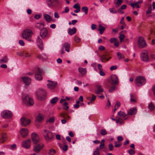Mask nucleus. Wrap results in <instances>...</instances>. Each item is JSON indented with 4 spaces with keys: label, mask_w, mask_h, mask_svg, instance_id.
Wrapping results in <instances>:
<instances>
[{
    "label": "nucleus",
    "mask_w": 155,
    "mask_h": 155,
    "mask_svg": "<svg viewBox=\"0 0 155 155\" xmlns=\"http://www.w3.org/2000/svg\"><path fill=\"white\" fill-rule=\"evenodd\" d=\"M35 94L38 100L41 101L45 98L46 92L45 90L42 88H39L37 90Z\"/></svg>",
    "instance_id": "1"
},
{
    "label": "nucleus",
    "mask_w": 155,
    "mask_h": 155,
    "mask_svg": "<svg viewBox=\"0 0 155 155\" xmlns=\"http://www.w3.org/2000/svg\"><path fill=\"white\" fill-rule=\"evenodd\" d=\"M32 35V31L29 29L24 30L22 33L23 38L26 40L29 41H33V40L31 38Z\"/></svg>",
    "instance_id": "2"
},
{
    "label": "nucleus",
    "mask_w": 155,
    "mask_h": 155,
    "mask_svg": "<svg viewBox=\"0 0 155 155\" xmlns=\"http://www.w3.org/2000/svg\"><path fill=\"white\" fill-rule=\"evenodd\" d=\"M43 135L45 139L47 141H49L54 138V136L52 132L47 129L44 130Z\"/></svg>",
    "instance_id": "3"
},
{
    "label": "nucleus",
    "mask_w": 155,
    "mask_h": 155,
    "mask_svg": "<svg viewBox=\"0 0 155 155\" xmlns=\"http://www.w3.org/2000/svg\"><path fill=\"white\" fill-rule=\"evenodd\" d=\"M135 82L138 86H141L145 84L146 80L144 77L139 76L136 78Z\"/></svg>",
    "instance_id": "4"
},
{
    "label": "nucleus",
    "mask_w": 155,
    "mask_h": 155,
    "mask_svg": "<svg viewBox=\"0 0 155 155\" xmlns=\"http://www.w3.org/2000/svg\"><path fill=\"white\" fill-rule=\"evenodd\" d=\"M23 102L28 106L33 105L34 102L32 99L29 97L28 95H24L22 96Z\"/></svg>",
    "instance_id": "5"
},
{
    "label": "nucleus",
    "mask_w": 155,
    "mask_h": 155,
    "mask_svg": "<svg viewBox=\"0 0 155 155\" xmlns=\"http://www.w3.org/2000/svg\"><path fill=\"white\" fill-rule=\"evenodd\" d=\"M46 1L47 5L50 8L57 6L59 4L58 0H46Z\"/></svg>",
    "instance_id": "6"
},
{
    "label": "nucleus",
    "mask_w": 155,
    "mask_h": 155,
    "mask_svg": "<svg viewBox=\"0 0 155 155\" xmlns=\"http://www.w3.org/2000/svg\"><path fill=\"white\" fill-rule=\"evenodd\" d=\"M139 48H142L147 46V44L144 38L142 37H139L138 42Z\"/></svg>",
    "instance_id": "7"
},
{
    "label": "nucleus",
    "mask_w": 155,
    "mask_h": 155,
    "mask_svg": "<svg viewBox=\"0 0 155 155\" xmlns=\"http://www.w3.org/2000/svg\"><path fill=\"white\" fill-rule=\"evenodd\" d=\"M1 115L4 118H10L12 116V114L11 112L5 110L2 112Z\"/></svg>",
    "instance_id": "8"
},
{
    "label": "nucleus",
    "mask_w": 155,
    "mask_h": 155,
    "mask_svg": "<svg viewBox=\"0 0 155 155\" xmlns=\"http://www.w3.org/2000/svg\"><path fill=\"white\" fill-rule=\"evenodd\" d=\"M140 57L141 60L143 61H147L149 60L148 56V52L147 50H144L142 51Z\"/></svg>",
    "instance_id": "9"
},
{
    "label": "nucleus",
    "mask_w": 155,
    "mask_h": 155,
    "mask_svg": "<svg viewBox=\"0 0 155 155\" xmlns=\"http://www.w3.org/2000/svg\"><path fill=\"white\" fill-rule=\"evenodd\" d=\"M111 80L109 82L112 85H114L118 83V79L115 74H112L111 76Z\"/></svg>",
    "instance_id": "10"
},
{
    "label": "nucleus",
    "mask_w": 155,
    "mask_h": 155,
    "mask_svg": "<svg viewBox=\"0 0 155 155\" xmlns=\"http://www.w3.org/2000/svg\"><path fill=\"white\" fill-rule=\"evenodd\" d=\"M31 138L33 143L35 144L38 143L39 141V138L35 133H33L32 134Z\"/></svg>",
    "instance_id": "11"
},
{
    "label": "nucleus",
    "mask_w": 155,
    "mask_h": 155,
    "mask_svg": "<svg viewBox=\"0 0 155 155\" xmlns=\"http://www.w3.org/2000/svg\"><path fill=\"white\" fill-rule=\"evenodd\" d=\"M44 147V145L43 144H38L34 147L33 150L37 153L40 152Z\"/></svg>",
    "instance_id": "12"
},
{
    "label": "nucleus",
    "mask_w": 155,
    "mask_h": 155,
    "mask_svg": "<svg viewBox=\"0 0 155 155\" xmlns=\"http://www.w3.org/2000/svg\"><path fill=\"white\" fill-rule=\"evenodd\" d=\"M21 125L23 126H26L28 125L30 123V120L26 118L23 117L21 119Z\"/></svg>",
    "instance_id": "13"
},
{
    "label": "nucleus",
    "mask_w": 155,
    "mask_h": 155,
    "mask_svg": "<svg viewBox=\"0 0 155 155\" xmlns=\"http://www.w3.org/2000/svg\"><path fill=\"white\" fill-rule=\"evenodd\" d=\"M41 74L42 71L38 68V71L35 75V79L38 81L41 80L42 79Z\"/></svg>",
    "instance_id": "14"
},
{
    "label": "nucleus",
    "mask_w": 155,
    "mask_h": 155,
    "mask_svg": "<svg viewBox=\"0 0 155 155\" xmlns=\"http://www.w3.org/2000/svg\"><path fill=\"white\" fill-rule=\"evenodd\" d=\"M31 146V140L28 139L26 140L23 141L22 143V146L26 149L30 148Z\"/></svg>",
    "instance_id": "15"
},
{
    "label": "nucleus",
    "mask_w": 155,
    "mask_h": 155,
    "mask_svg": "<svg viewBox=\"0 0 155 155\" xmlns=\"http://www.w3.org/2000/svg\"><path fill=\"white\" fill-rule=\"evenodd\" d=\"M48 81L49 83L47 84V86L49 89H53L56 86L57 83L55 81H52L50 80H48Z\"/></svg>",
    "instance_id": "16"
},
{
    "label": "nucleus",
    "mask_w": 155,
    "mask_h": 155,
    "mask_svg": "<svg viewBox=\"0 0 155 155\" xmlns=\"http://www.w3.org/2000/svg\"><path fill=\"white\" fill-rule=\"evenodd\" d=\"M20 133L22 137L25 138L28 135V131L27 129L23 128L21 130Z\"/></svg>",
    "instance_id": "17"
},
{
    "label": "nucleus",
    "mask_w": 155,
    "mask_h": 155,
    "mask_svg": "<svg viewBox=\"0 0 155 155\" xmlns=\"http://www.w3.org/2000/svg\"><path fill=\"white\" fill-rule=\"evenodd\" d=\"M21 79L26 85H29L31 83V78L28 77H22Z\"/></svg>",
    "instance_id": "18"
},
{
    "label": "nucleus",
    "mask_w": 155,
    "mask_h": 155,
    "mask_svg": "<svg viewBox=\"0 0 155 155\" xmlns=\"http://www.w3.org/2000/svg\"><path fill=\"white\" fill-rule=\"evenodd\" d=\"M137 112L136 107L131 108L127 111V114L129 115H134Z\"/></svg>",
    "instance_id": "19"
},
{
    "label": "nucleus",
    "mask_w": 155,
    "mask_h": 155,
    "mask_svg": "<svg viewBox=\"0 0 155 155\" xmlns=\"http://www.w3.org/2000/svg\"><path fill=\"white\" fill-rule=\"evenodd\" d=\"M118 114L119 116L118 117H119V119H122V120L124 121L127 119L126 117L127 115L124 112L120 111L118 112Z\"/></svg>",
    "instance_id": "20"
},
{
    "label": "nucleus",
    "mask_w": 155,
    "mask_h": 155,
    "mask_svg": "<svg viewBox=\"0 0 155 155\" xmlns=\"http://www.w3.org/2000/svg\"><path fill=\"white\" fill-rule=\"evenodd\" d=\"M38 45L39 48L42 50L43 49V42L42 40L39 36H38L36 40Z\"/></svg>",
    "instance_id": "21"
},
{
    "label": "nucleus",
    "mask_w": 155,
    "mask_h": 155,
    "mask_svg": "<svg viewBox=\"0 0 155 155\" xmlns=\"http://www.w3.org/2000/svg\"><path fill=\"white\" fill-rule=\"evenodd\" d=\"M48 32L46 28H44L40 32V35L42 38H45L47 35Z\"/></svg>",
    "instance_id": "22"
},
{
    "label": "nucleus",
    "mask_w": 155,
    "mask_h": 155,
    "mask_svg": "<svg viewBox=\"0 0 155 155\" xmlns=\"http://www.w3.org/2000/svg\"><path fill=\"white\" fill-rule=\"evenodd\" d=\"M96 90L95 93L97 94H101V93L103 92L104 90L101 86L97 85L96 87Z\"/></svg>",
    "instance_id": "23"
},
{
    "label": "nucleus",
    "mask_w": 155,
    "mask_h": 155,
    "mask_svg": "<svg viewBox=\"0 0 155 155\" xmlns=\"http://www.w3.org/2000/svg\"><path fill=\"white\" fill-rule=\"evenodd\" d=\"M62 48L65 49V51L69 52L70 51V45L68 43L65 42L63 44Z\"/></svg>",
    "instance_id": "24"
},
{
    "label": "nucleus",
    "mask_w": 155,
    "mask_h": 155,
    "mask_svg": "<svg viewBox=\"0 0 155 155\" xmlns=\"http://www.w3.org/2000/svg\"><path fill=\"white\" fill-rule=\"evenodd\" d=\"M38 59L42 60H45L48 59V56L45 54H41L38 55Z\"/></svg>",
    "instance_id": "25"
},
{
    "label": "nucleus",
    "mask_w": 155,
    "mask_h": 155,
    "mask_svg": "<svg viewBox=\"0 0 155 155\" xmlns=\"http://www.w3.org/2000/svg\"><path fill=\"white\" fill-rule=\"evenodd\" d=\"M110 41L112 43H114V45L116 47H118L119 45V42L117 41L116 38H111L110 40Z\"/></svg>",
    "instance_id": "26"
},
{
    "label": "nucleus",
    "mask_w": 155,
    "mask_h": 155,
    "mask_svg": "<svg viewBox=\"0 0 155 155\" xmlns=\"http://www.w3.org/2000/svg\"><path fill=\"white\" fill-rule=\"evenodd\" d=\"M44 24L43 23H37L35 25V27L40 30L44 28Z\"/></svg>",
    "instance_id": "27"
},
{
    "label": "nucleus",
    "mask_w": 155,
    "mask_h": 155,
    "mask_svg": "<svg viewBox=\"0 0 155 155\" xmlns=\"http://www.w3.org/2000/svg\"><path fill=\"white\" fill-rule=\"evenodd\" d=\"M76 29L75 28H74L72 29L69 28L68 29V33L70 35H72L75 34L76 32Z\"/></svg>",
    "instance_id": "28"
},
{
    "label": "nucleus",
    "mask_w": 155,
    "mask_h": 155,
    "mask_svg": "<svg viewBox=\"0 0 155 155\" xmlns=\"http://www.w3.org/2000/svg\"><path fill=\"white\" fill-rule=\"evenodd\" d=\"M32 55V53L30 51H24V56L25 57H30Z\"/></svg>",
    "instance_id": "29"
},
{
    "label": "nucleus",
    "mask_w": 155,
    "mask_h": 155,
    "mask_svg": "<svg viewBox=\"0 0 155 155\" xmlns=\"http://www.w3.org/2000/svg\"><path fill=\"white\" fill-rule=\"evenodd\" d=\"M115 0L114 2V4L115 5V6L116 8H118L120 5L123 2L122 0Z\"/></svg>",
    "instance_id": "30"
},
{
    "label": "nucleus",
    "mask_w": 155,
    "mask_h": 155,
    "mask_svg": "<svg viewBox=\"0 0 155 155\" xmlns=\"http://www.w3.org/2000/svg\"><path fill=\"white\" fill-rule=\"evenodd\" d=\"M44 18L47 22H49L52 20V18L49 15L47 14H45L44 15Z\"/></svg>",
    "instance_id": "31"
},
{
    "label": "nucleus",
    "mask_w": 155,
    "mask_h": 155,
    "mask_svg": "<svg viewBox=\"0 0 155 155\" xmlns=\"http://www.w3.org/2000/svg\"><path fill=\"white\" fill-rule=\"evenodd\" d=\"M43 118V115L41 114H39L37 117L36 120L37 121L40 122L42 120Z\"/></svg>",
    "instance_id": "32"
},
{
    "label": "nucleus",
    "mask_w": 155,
    "mask_h": 155,
    "mask_svg": "<svg viewBox=\"0 0 155 155\" xmlns=\"http://www.w3.org/2000/svg\"><path fill=\"white\" fill-rule=\"evenodd\" d=\"M105 28L101 25H99V29L98 30L100 31V33L101 34H102L105 30Z\"/></svg>",
    "instance_id": "33"
},
{
    "label": "nucleus",
    "mask_w": 155,
    "mask_h": 155,
    "mask_svg": "<svg viewBox=\"0 0 155 155\" xmlns=\"http://www.w3.org/2000/svg\"><path fill=\"white\" fill-rule=\"evenodd\" d=\"M130 101L131 102H137V98L135 95H133L132 94H130Z\"/></svg>",
    "instance_id": "34"
},
{
    "label": "nucleus",
    "mask_w": 155,
    "mask_h": 155,
    "mask_svg": "<svg viewBox=\"0 0 155 155\" xmlns=\"http://www.w3.org/2000/svg\"><path fill=\"white\" fill-rule=\"evenodd\" d=\"M139 4L137 2L136 3H131L130 5L133 8H134L135 7L139 8L140 7L138 5Z\"/></svg>",
    "instance_id": "35"
},
{
    "label": "nucleus",
    "mask_w": 155,
    "mask_h": 155,
    "mask_svg": "<svg viewBox=\"0 0 155 155\" xmlns=\"http://www.w3.org/2000/svg\"><path fill=\"white\" fill-rule=\"evenodd\" d=\"M78 69L79 72L82 74H85L86 72V70L85 68H79Z\"/></svg>",
    "instance_id": "36"
},
{
    "label": "nucleus",
    "mask_w": 155,
    "mask_h": 155,
    "mask_svg": "<svg viewBox=\"0 0 155 155\" xmlns=\"http://www.w3.org/2000/svg\"><path fill=\"white\" fill-rule=\"evenodd\" d=\"M8 58L6 57H4L0 60V63H5L8 61Z\"/></svg>",
    "instance_id": "37"
},
{
    "label": "nucleus",
    "mask_w": 155,
    "mask_h": 155,
    "mask_svg": "<svg viewBox=\"0 0 155 155\" xmlns=\"http://www.w3.org/2000/svg\"><path fill=\"white\" fill-rule=\"evenodd\" d=\"M55 153L56 151L55 150L51 149L49 150L48 154L49 155H53Z\"/></svg>",
    "instance_id": "38"
},
{
    "label": "nucleus",
    "mask_w": 155,
    "mask_h": 155,
    "mask_svg": "<svg viewBox=\"0 0 155 155\" xmlns=\"http://www.w3.org/2000/svg\"><path fill=\"white\" fill-rule=\"evenodd\" d=\"M60 116L61 117L63 118L64 119L67 118V117H66L65 116H67V117L69 118H70V117L69 116H68L67 114L64 113H61L60 114Z\"/></svg>",
    "instance_id": "39"
},
{
    "label": "nucleus",
    "mask_w": 155,
    "mask_h": 155,
    "mask_svg": "<svg viewBox=\"0 0 155 155\" xmlns=\"http://www.w3.org/2000/svg\"><path fill=\"white\" fill-rule=\"evenodd\" d=\"M122 145V144L120 142L118 141H116L115 142L114 147H120Z\"/></svg>",
    "instance_id": "40"
},
{
    "label": "nucleus",
    "mask_w": 155,
    "mask_h": 155,
    "mask_svg": "<svg viewBox=\"0 0 155 155\" xmlns=\"http://www.w3.org/2000/svg\"><path fill=\"white\" fill-rule=\"evenodd\" d=\"M148 108L151 111L153 110H154V106L152 103H151L150 104L148 105Z\"/></svg>",
    "instance_id": "41"
},
{
    "label": "nucleus",
    "mask_w": 155,
    "mask_h": 155,
    "mask_svg": "<svg viewBox=\"0 0 155 155\" xmlns=\"http://www.w3.org/2000/svg\"><path fill=\"white\" fill-rule=\"evenodd\" d=\"M68 104V103L66 102H65L63 104V105L64 106L63 107V109L64 110H67L68 109L69 107L67 105Z\"/></svg>",
    "instance_id": "42"
},
{
    "label": "nucleus",
    "mask_w": 155,
    "mask_h": 155,
    "mask_svg": "<svg viewBox=\"0 0 155 155\" xmlns=\"http://www.w3.org/2000/svg\"><path fill=\"white\" fill-rule=\"evenodd\" d=\"M54 121V117H52L50 118L49 119L46 121V122H49L50 123H53Z\"/></svg>",
    "instance_id": "43"
},
{
    "label": "nucleus",
    "mask_w": 155,
    "mask_h": 155,
    "mask_svg": "<svg viewBox=\"0 0 155 155\" xmlns=\"http://www.w3.org/2000/svg\"><path fill=\"white\" fill-rule=\"evenodd\" d=\"M117 55L119 60L124 58V56L119 52L117 53Z\"/></svg>",
    "instance_id": "44"
},
{
    "label": "nucleus",
    "mask_w": 155,
    "mask_h": 155,
    "mask_svg": "<svg viewBox=\"0 0 155 155\" xmlns=\"http://www.w3.org/2000/svg\"><path fill=\"white\" fill-rule=\"evenodd\" d=\"M58 100L57 97H55L52 99L51 101V104H55L56 103Z\"/></svg>",
    "instance_id": "45"
},
{
    "label": "nucleus",
    "mask_w": 155,
    "mask_h": 155,
    "mask_svg": "<svg viewBox=\"0 0 155 155\" xmlns=\"http://www.w3.org/2000/svg\"><path fill=\"white\" fill-rule=\"evenodd\" d=\"M88 10V8L87 7L84 6L82 8V11L85 12L86 14H87V13Z\"/></svg>",
    "instance_id": "46"
},
{
    "label": "nucleus",
    "mask_w": 155,
    "mask_h": 155,
    "mask_svg": "<svg viewBox=\"0 0 155 155\" xmlns=\"http://www.w3.org/2000/svg\"><path fill=\"white\" fill-rule=\"evenodd\" d=\"M120 102L117 101L115 105L114 111H115L120 106Z\"/></svg>",
    "instance_id": "47"
},
{
    "label": "nucleus",
    "mask_w": 155,
    "mask_h": 155,
    "mask_svg": "<svg viewBox=\"0 0 155 155\" xmlns=\"http://www.w3.org/2000/svg\"><path fill=\"white\" fill-rule=\"evenodd\" d=\"M2 138L3 139V140L1 141H0V142L2 143L3 141H4L5 140V139L6 137V135L5 133H2Z\"/></svg>",
    "instance_id": "48"
},
{
    "label": "nucleus",
    "mask_w": 155,
    "mask_h": 155,
    "mask_svg": "<svg viewBox=\"0 0 155 155\" xmlns=\"http://www.w3.org/2000/svg\"><path fill=\"white\" fill-rule=\"evenodd\" d=\"M109 10L110 13L113 14H115L117 13V11L114 8H110L109 9Z\"/></svg>",
    "instance_id": "49"
},
{
    "label": "nucleus",
    "mask_w": 155,
    "mask_h": 155,
    "mask_svg": "<svg viewBox=\"0 0 155 155\" xmlns=\"http://www.w3.org/2000/svg\"><path fill=\"white\" fill-rule=\"evenodd\" d=\"M101 133L102 135H105L107 134V132L105 129H102L101 130Z\"/></svg>",
    "instance_id": "50"
},
{
    "label": "nucleus",
    "mask_w": 155,
    "mask_h": 155,
    "mask_svg": "<svg viewBox=\"0 0 155 155\" xmlns=\"http://www.w3.org/2000/svg\"><path fill=\"white\" fill-rule=\"evenodd\" d=\"M135 150L132 149H130L128 151L129 154L130 155H132L135 153Z\"/></svg>",
    "instance_id": "51"
},
{
    "label": "nucleus",
    "mask_w": 155,
    "mask_h": 155,
    "mask_svg": "<svg viewBox=\"0 0 155 155\" xmlns=\"http://www.w3.org/2000/svg\"><path fill=\"white\" fill-rule=\"evenodd\" d=\"M114 146L113 144L110 143L109 145V149L110 151H112L114 149Z\"/></svg>",
    "instance_id": "52"
},
{
    "label": "nucleus",
    "mask_w": 155,
    "mask_h": 155,
    "mask_svg": "<svg viewBox=\"0 0 155 155\" xmlns=\"http://www.w3.org/2000/svg\"><path fill=\"white\" fill-rule=\"evenodd\" d=\"M17 54L20 56H24V51L18 52L17 53Z\"/></svg>",
    "instance_id": "53"
},
{
    "label": "nucleus",
    "mask_w": 155,
    "mask_h": 155,
    "mask_svg": "<svg viewBox=\"0 0 155 155\" xmlns=\"http://www.w3.org/2000/svg\"><path fill=\"white\" fill-rule=\"evenodd\" d=\"M115 88L116 87L114 86H112L110 88L109 90V92H113L115 90Z\"/></svg>",
    "instance_id": "54"
},
{
    "label": "nucleus",
    "mask_w": 155,
    "mask_h": 155,
    "mask_svg": "<svg viewBox=\"0 0 155 155\" xmlns=\"http://www.w3.org/2000/svg\"><path fill=\"white\" fill-rule=\"evenodd\" d=\"M73 7L75 9L80 8V6L79 4L77 3L75 4L73 6Z\"/></svg>",
    "instance_id": "55"
},
{
    "label": "nucleus",
    "mask_w": 155,
    "mask_h": 155,
    "mask_svg": "<svg viewBox=\"0 0 155 155\" xmlns=\"http://www.w3.org/2000/svg\"><path fill=\"white\" fill-rule=\"evenodd\" d=\"M105 145V144L104 143H102L101 142L100 143V144L99 145L100 149L101 150L102 149L104 148V147Z\"/></svg>",
    "instance_id": "56"
},
{
    "label": "nucleus",
    "mask_w": 155,
    "mask_h": 155,
    "mask_svg": "<svg viewBox=\"0 0 155 155\" xmlns=\"http://www.w3.org/2000/svg\"><path fill=\"white\" fill-rule=\"evenodd\" d=\"M123 121H124L122 120V119H119V117H118V119L116 120V122L117 123H119L120 124H121L122 123Z\"/></svg>",
    "instance_id": "57"
},
{
    "label": "nucleus",
    "mask_w": 155,
    "mask_h": 155,
    "mask_svg": "<svg viewBox=\"0 0 155 155\" xmlns=\"http://www.w3.org/2000/svg\"><path fill=\"white\" fill-rule=\"evenodd\" d=\"M120 40V41H121L125 38V36L124 35L122 34L120 35L119 37Z\"/></svg>",
    "instance_id": "58"
},
{
    "label": "nucleus",
    "mask_w": 155,
    "mask_h": 155,
    "mask_svg": "<svg viewBox=\"0 0 155 155\" xmlns=\"http://www.w3.org/2000/svg\"><path fill=\"white\" fill-rule=\"evenodd\" d=\"M74 41L77 43L81 41V39L77 37H75Z\"/></svg>",
    "instance_id": "59"
},
{
    "label": "nucleus",
    "mask_w": 155,
    "mask_h": 155,
    "mask_svg": "<svg viewBox=\"0 0 155 155\" xmlns=\"http://www.w3.org/2000/svg\"><path fill=\"white\" fill-rule=\"evenodd\" d=\"M117 67L116 66H111L110 68V69L111 71L116 70L117 69Z\"/></svg>",
    "instance_id": "60"
},
{
    "label": "nucleus",
    "mask_w": 155,
    "mask_h": 155,
    "mask_svg": "<svg viewBox=\"0 0 155 155\" xmlns=\"http://www.w3.org/2000/svg\"><path fill=\"white\" fill-rule=\"evenodd\" d=\"M96 96L94 95V94L92 95V97L91 100V102H92L93 101H94L96 99Z\"/></svg>",
    "instance_id": "61"
},
{
    "label": "nucleus",
    "mask_w": 155,
    "mask_h": 155,
    "mask_svg": "<svg viewBox=\"0 0 155 155\" xmlns=\"http://www.w3.org/2000/svg\"><path fill=\"white\" fill-rule=\"evenodd\" d=\"M117 12L121 14H123L124 13V12L122 10V9L120 8H119L117 9Z\"/></svg>",
    "instance_id": "62"
},
{
    "label": "nucleus",
    "mask_w": 155,
    "mask_h": 155,
    "mask_svg": "<svg viewBox=\"0 0 155 155\" xmlns=\"http://www.w3.org/2000/svg\"><path fill=\"white\" fill-rule=\"evenodd\" d=\"M54 17L55 18H59V16L58 14L56 12H55L54 13Z\"/></svg>",
    "instance_id": "63"
},
{
    "label": "nucleus",
    "mask_w": 155,
    "mask_h": 155,
    "mask_svg": "<svg viewBox=\"0 0 155 155\" xmlns=\"http://www.w3.org/2000/svg\"><path fill=\"white\" fill-rule=\"evenodd\" d=\"M19 43L20 45L22 46H23L25 45L24 42L22 40H19Z\"/></svg>",
    "instance_id": "64"
}]
</instances>
